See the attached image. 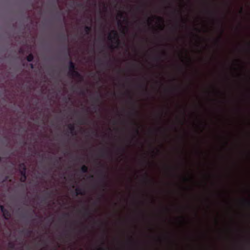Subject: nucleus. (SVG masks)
I'll list each match as a JSON object with an SVG mask.
<instances>
[{
  "instance_id": "obj_1",
  "label": "nucleus",
  "mask_w": 250,
  "mask_h": 250,
  "mask_svg": "<svg viewBox=\"0 0 250 250\" xmlns=\"http://www.w3.org/2000/svg\"><path fill=\"white\" fill-rule=\"evenodd\" d=\"M109 38L110 40H112V39L114 40L117 39V34L116 32L113 31L111 32L109 36Z\"/></svg>"
},
{
  "instance_id": "obj_2",
  "label": "nucleus",
  "mask_w": 250,
  "mask_h": 250,
  "mask_svg": "<svg viewBox=\"0 0 250 250\" xmlns=\"http://www.w3.org/2000/svg\"><path fill=\"white\" fill-rule=\"evenodd\" d=\"M33 59L32 55H30L27 57V60L29 62H31Z\"/></svg>"
},
{
  "instance_id": "obj_3",
  "label": "nucleus",
  "mask_w": 250,
  "mask_h": 250,
  "mask_svg": "<svg viewBox=\"0 0 250 250\" xmlns=\"http://www.w3.org/2000/svg\"><path fill=\"white\" fill-rule=\"evenodd\" d=\"M0 208H1V211L3 212L4 215L5 216V211L4 210V208L2 206H1L0 207Z\"/></svg>"
},
{
  "instance_id": "obj_4",
  "label": "nucleus",
  "mask_w": 250,
  "mask_h": 250,
  "mask_svg": "<svg viewBox=\"0 0 250 250\" xmlns=\"http://www.w3.org/2000/svg\"><path fill=\"white\" fill-rule=\"evenodd\" d=\"M83 171H86V167H83Z\"/></svg>"
},
{
  "instance_id": "obj_5",
  "label": "nucleus",
  "mask_w": 250,
  "mask_h": 250,
  "mask_svg": "<svg viewBox=\"0 0 250 250\" xmlns=\"http://www.w3.org/2000/svg\"><path fill=\"white\" fill-rule=\"evenodd\" d=\"M25 177L24 176L23 178H22V180L24 181V180L25 179Z\"/></svg>"
}]
</instances>
